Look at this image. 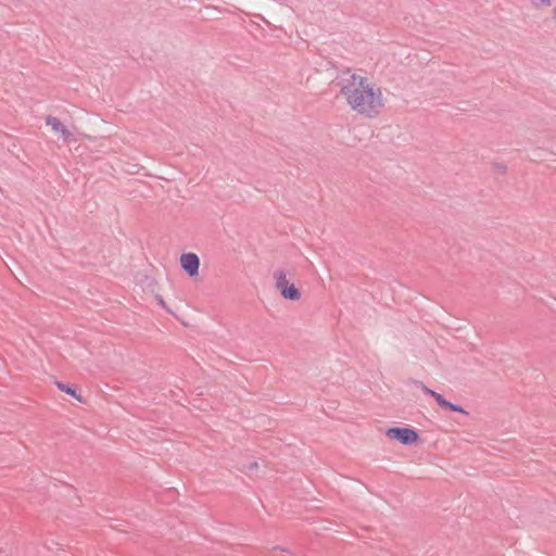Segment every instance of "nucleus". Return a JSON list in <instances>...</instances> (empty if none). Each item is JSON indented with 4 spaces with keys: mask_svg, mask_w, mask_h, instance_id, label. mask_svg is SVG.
Wrapping results in <instances>:
<instances>
[{
    "mask_svg": "<svg viewBox=\"0 0 556 556\" xmlns=\"http://www.w3.org/2000/svg\"><path fill=\"white\" fill-rule=\"evenodd\" d=\"M340 94L353 112L366 117L377 116L386 105L381 87L359 73H352L342 79Z\"/></svg>",
    "mask_w": 556,
    "mask_h": 556,
    "instance_id": "1",
    "label": "nucleus"
},
{
    "mask_svg": "<svg viewBox=\"0 0 556 556\" xmlns=\"http://www.w3.org/2000/svg\"><path fill=\"white\" fill-rule=\"evenodd\" d=\"M274 281L276 289L283 299L290 301H299L301 299L300 290L290 281L286 271L277 270L274 274Z\"/></svg>",
    "mask_w": 556,
    "mask_h": 556,
    "instance_id": "2",
    "label": "nucleus"
},
{
    "mask_svg": "<svg viewBox=\"0 0 556 556\" xmlns=\"http://www.w3.org/2000/svg\"><path fill=\"white\" fill-rule=\"evenodd\" d=\"M389 440L402 445H416L419 442V433L410 427H393L386 431Z\"/></svg>",
    "mask_w": 556,
    "mask_h": 556,
    "instance_id": "3",
    "label": "nucleus"
},
{
    "mask_svg": "<svg viewBox=\"0 0 556 556\" xmlns=\"http://www.w3.org/2000/svg\"><path fill=\"white\" fill-rule=\"evenodd\" d=\"M179 264L182 270L190 277L194 278L199 275L200 258L195 253H182L179 257Z\"/></svg>",
    "mask_w": 556,
    "mask_h": 556,
    "instance_id": "4",
    "label": "nucleus"
},
{
    "mask_svg": "<svg viewBox=\"0 0 556 556\" xmlns=\"http://www.w3.org/2000/svg\"><path fill=\"white\" fill-rule=\"evenodd\" d=\"M422 391L427 394H430L440 406H442L444 408H448L453 412L466 414V412L460 406H457V405H454V404L447 402L446 400H444V397L441 394L437 393L435 391H432L425 386H422Z\"/></svg>",
    "mask_w": 556,
    "mask_h": 556,
    "instance_id": "5",
    "label": "nucleus"
},
{
    "mask_svg": "<svg viewBox=\"0 0 556 556\" xmlns=\"http://www.w3.org/2000/svg\"><path fill=\"white\" fill-rule=\"evenodd\" d=\"M46 124L50 126L54 132L61 135L63 138H67L70 136L68 129L56 117L48 116L46 118Z\"/></svg>",
    "mask_w": 556,
    "mask_h": 556,
    "instance_id": "6",
    "label": "nucleus"
},
{
    "mask_svg": "<svg viewBox=\"0 0 556 556\" xmlns=\"http://www.w3.org/2000/svg\"><path fill=\"white\" fill-rule=\"evenodd\" d=\"M56 387L59 390H61L62 392L66 393V394H70L71 396L75 397L76 400H78L79 402H81V396L79 394H77V392L68 387L67 384H64L62 382H58L56 383Z\"/></svg>",
    "mask_w": 556,
    "mask_h": 556,
    "instance_id": "7",
    "label": "nucleus"
},
{
    "mask_svg": "<svg viewBox=\"0 0 556 556\" xmlns=\"http://www.w3.org/2000/svg\"><path fill=\"white\" fill-rule=\"evenodd\" d=\"M530 2H531L535 8L548 7V5L551 4V0H530Z\"/></svg>",
    "mask_w": 556,
    "mask_h": 556,
    "instance_id": "8",
    "label": "nucleus"
},
{
    "mask_svg": "<svg viewBox=\"0 0 556 556\" xmlns=\"http://www.w3.org/2000/svg\"><path fill=\"white\" fill-rule=\"evenodd\" d=\"M160 303H161V305H163V306L165 305V303H164V301H163V300H160Z\"/></svg>",
    "mask_w": 556,
    "mask_h": 556,
    "instance_id": "9",
    "label": "nucleus"
},
{
    "mask_svg": "<svg viewBox=\"0 0 556 556\" xmlns=\"http://www.w3.org/2000/svg\"><path fill=\"white\" fill-rule=\"evenodd\" d=\"M554 13H555V15H556V9H554Z\"/></svg>",
    "mask_w": 556,
    "mask_h": 556,
    "instance_id": "10",
    "label": "nucleus"
}]
</instances>
